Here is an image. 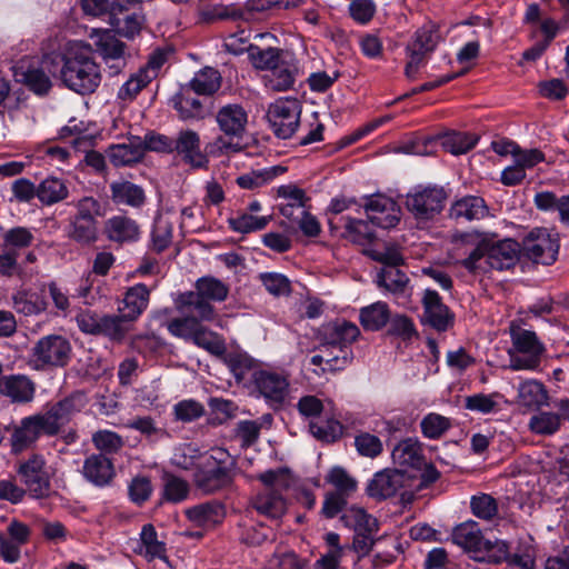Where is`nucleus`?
I'll return each mask as SVG.
<instances>
[{"mask_svg":"<svg viewBox=\"0 0 569 569\" xmlns=\"http://www.w3.org/2000/svg\"><path fill=\"white\" fill-rule=\"evenodd\" d=\"M60 60L62 61L60 78L66 87L80 94H90L98 89L102 76L90 44L70 43Z\"/></svg>","mask_w":569,"mask_h":569,"instance_id":"f257e3e1","label":"nucleus"},{"mask_svg":"<svg viewBox=\"0 0 569 569\" xmlns=\"http://www.w3.org/2000/svg\"><path fill=\"white\" fill-rule=\"evenodd\" d=\"M518 254L519 244L515 240L481 241L461 263L472 273L505 270L516 264Z\"/></svg>","mask_w":569,"mask_h":569,"instance_id":"f03ea898","label":"nucleus"},{"mask_svg":"<svg viewBox=\"0 0 569 569\" xmlns=\"http://www.w3.org/2000/svg\"><path fill=\"white\" fill-rule=\"evenodd\" d=\"M511 347L508 350L511 370H539L546 355V346L532 330L523 329L516 321L509 326Z\"/></svg>","mask_w":569,"mask_h":569,"instance_id":"7ed1b4c3","label":"nucleus"},{"mask_svg":"<svg viewBox=\"0 0 569 569\" xmlns=\"http://www.w3.org/2000/svg\"><path fill=\"white\" fill-rule=\"evenodd\" d=\"M193 478L197 488L206 493H214L231 486L234 473L228 452L214 449L211 455L201 457Z\"/></svg>","mask_w":569,"mask_h":569,"instance_id":"20e7f679","label":"nucleus"},{"mask_svg":"<svg viewBox=\"0 0 569 569\" xmlns=\"http://www.w3.org/2000/svg\"><path fill=\"white\" fill-rule=\"evenodd\" d=\"M216 122L223 133L216 139L214 144L222 153L239 152L242 147L233 139L243 137L248 123V113L239 103L221 107L216 113Z\"/></svg>","mask_w":569,"mask_h":569,"instance_id":"39448f33","label":"nucleus"},{"mask_svg":"<svg viewBox=\"0 0 569 569\" xmlns=\"http://www.w3.org/2000/svg\"><path fill=\"white\" fill-rule=\"evenodd\" d=\"M72 355L70 341L61 335H48L34 342L31 363L37 370H54L68 366Z\"/></svg>","mask_w":569,"mask_h":569,"instance_id":"423d86ee","label":"nucleus"},{"mask_svg":"<svg viewBox=\"0 0 569 569\" xmlns=\"http://www.w3.org/2000/svg\"><path fill=\"white\" fill-rule=\"evenodd\" d=\"M77 325L83 333L102 336L112 342H122L132 329V322L123 315H99L83 311L77 316Z\"/></svg>","mask_w":569,"mask_h":569,"instance_id":"0eeeda50","label":"nucleus"},{"mask_svg":"<svg viewBox=\"0 0 569 569\" xmlns=\"http://www.w3.org/2000/svg\"><path fill=\"white\" fill-rule=\"evenodd\" d=\"M448 194L440 186H418L406 196V208L419 221H428L439 214Z\"/></svg>","mask_w":569,"mask_h":569,"instance_id":"6e6552de","label":"nucleus"},{"mask_svg":"<svg viewBox=\"0 0 569 569\" xmlns=\"http://www.w3.org/2000/svg\"><path fill=\"white\" fill-rule=\"evenodd\" d=\"M34 240L30 229L13 227L4 230L0 238V274L12 277L18 272L20 251L29 248Z\"/></svg>","mask_w":569,"mask_h":569,"instance_id":"1a4fd4ad","label":"nucleus"},{"mask_svg":"<svg viewBox=\"0 0 569 569\" xmlns=\"http://www.w3.org/2000/svg\"><path fill=\"white\" fill-rule=\"evenodd\" d=\"M94 51L101 57L111 76H116L127 66L126 44L112 30L94 29L90 33Z\"/></svg>","mask_w":569,"mask_h":569,"instance_id":"9d476101","label":"nucleus"},{"mask_svg":"<svg viewBox=\"0 0 569 569\" xmlns=\"http://www.w3.org/2000/svg\"><path fill=\"white\" fill-rule=\"evenodd\" d=\"M301 107L296 99H280L270 104L267 117L278 138H290L299 127Z\"/></svg>","mask_w":569,"mask_h":569,"instance_id":"9b49d317","label":"nucleus"},{"mask_svg":"<svg viewBox=\"0 0 569 569\" xmlns=\"http://www.w3.org/2000/svg\"><path fill=\"white\" fill-rule=\"evenodd\" d=\"M525 256L535 263L549 266L557 259L559 241L547 229L537 228L522 241Z\"/></svg>","mask_w":569,"mask_h":569,"instance_id":"f8f14e48","label":"nucleus"},{"mask_svg":"<svg viewBox=\"0 0 569 569\" xmlns=\"http://www.w3.org/2000/svg\"><path fill=\"white\" fill-rule=\"evenodd\" d=\"M27 492L36 499L49 496L50 478L46 471V460L40 455H32L17 469Z\"/></svg>","mask_w":569,"mask_h":569,"instance_id":"ddd939ff","label":"nucleus"},{"mask_svg":"<svg viewBox=\"0 0 569 569\" xmlns=\"http://www.w3.org/2000/svg\"><path fill=\"white\" fill-rule=\"evenodd\" d=\"M260 395L272 405H282L289 396V376L271 370H258L252 376Z\"/></svg>","mask_w":569,"mask_h":569,"instance_id":"4468645a","label":"nucleus"},{"mask_svg":"<svg viewBox=\"0 0 569 569\" xmlns=\"http://www.w3.org/2000/svg\"><path fill=\"white\" fill-rule=\"evenodd\" d=\"M173 152L194 169L206 168L209 162L201 150L200 134L192 129H181L177 132L173 137Z\"/></svg>","mask_w":569,"mask_h":569,"instance_id":"2eb2a0df","label":"nucleus"},{"mask_svg":"<svg viewBox=\"0 0 569 569\" xmlns=\"http://www.w3.org/2000/svg\"><path fill=\"white\" fill-rule=\"evenodd\" d=\"M7 431H11L10 447L11 453L20 455L21 452L30 449L39 439L41 435H44L37 415L26 417L21 419L19 425L12 427H4Z\"/></svg>","mask_w":569,"mask_h":569,"instance_id":"dca6fc26","label":"nucleus"},{"mask_svg":"<svg viewBox=\"0 0 569 569\" xmlns=\"http://www.w3.org/2000/svg\"><path fill=\"white\" fill-rule=\"evenodd\" d=\"M365 210L369 220L383 229L392 228L400 221L399 206L387 196L378 194L369 198Z\"/></svg>","mask_w":569,"mask_h":569,"instance_id":"f3484780","label":"nucleus"},{"mask_svg":"<svg viewBox=\"0 0 569 569\" xmlns=\"http://www.w3.org/2000/svg\"><path fill=\"white\" fill-rule=\"evenodd\" d=\"M423 319L437 331H446L453 325L455 316L441 301L437 291L427 289L422 298Z\"/></svg>","mask_w":569,"mask_h":569,"instance_id":"a211bd4d","label":"nucleus"},{"mask_svg":"<svg viewBox=\"0 0 569 569\" xmlns=\"http://www.w3.org/2000/svg\"><path fill=\"white\" fill-rule=\"evenodd\" d=\"M17 82L24 84L30 91L38 96L47 94L52 82L44 70L31 62L30 59H21L14 67Z\"/></svg>","mask_w":569,"mask_h":569,"instance_id":"6ab92c4d","label":"nucleus"},{"mask_svg":"<svg viewBox=\"0 0 569 569\" xmlns=\"http://www.w3.org/2000/svg\"><path fill=\"white\" fill-rule=\"evenodd\" d=\"M174 305L179 312L192 315L201 322H212L218 317L212 303L203 296H200L196 289L180 293L176 298Z\"/></svg>","mask_w":569,"mask_h":569,"instance_id":"aec40b11","label":"nucleus"},{"mask_svg":"<svg viewBox=\"0 0 569 569\" xmlns=\"http://www.w3.org/2000/svg\"><path fill=\"white\" fill-rule=\"evenodd\" d=\"M408 478L398 469H385L377 472L368 485V495L377 499H386L395 496L405 487Z\"/></svg>","mask_w":569,"mask_h":569,"instance_id":"412c9836","label":"nucleus"},{"mask_svg":"<svg viewBox=\"0 0 569 569\" xmlns=\"http://www.w3.org/2000/svg\"><path fill=\"white\" fill-rule=\"evenodd\" d=\"M352 360V350L347 347L331 346L321 342L318 353L311 357L310 362L320 367L321 372H333L345 369Z\"/></svg>","mask_w":569,"mask_h":569,"instance_id":"4be33fe9","label":"nucleus"},{"mask_svg":"<svg viewBox=\"0 0 569 569\" xmlns=\"http://www.w3.org/2000/svg\"><path fill=\"white\" fill-rule=\"evenodd\" d=\"M82 475L92 485L106 487L112 482L116 470L112 460L108 456L92 453L83 461Z\"/></svg>","mask_w":569,"mask_h":569,"instance_id":"5701e85b","label":"nucleus"},{"mask_svg":"<svg viewBox=\"0 0 569 569\" xmlns=\"http://www.w3.org/2000/svg\"><path fill=\"white\" fill-rule=\"evenodd\" d=\"M103 233L109 241L122 244L137 241L140 227L134 219L118 214L104 221Z\"/></svg>","mask_w":569,"mask_h":569,"instance_id":"b1692460","label":"nucleus"},{"mask_svg":"<svg viewBox=\"0 0 569 569\" xmlns=\"http://www.w3.org/2000/svg\"><path fill=\"white\" fill-rule=\"evenodd\" d=\"M36 392L34 382L24 375H9L0 378V395L12 402H30Z\"/></svg>","mask_w":569,"mask_h":569,"instance_id":"393cba45","label":"nucleus"},{"mask_svg":"<svg viewBox=\"0 0 569 569\" xmlns=\"http://www.w3.org/2000/svg\"><path fill=\"white\" fill-rule=\"evenodd\" d=\"M250 508L270 519H279L287 511V502L281 492L263 489L250 499Z\"/></svg>","mask_w":569,"mask_h":569,"instance_id":"a878e982","label":"nucleus"},{"mask_svg":"<svg viewBox=\"0 0 569 569\" xmlns=\"http://www.w3.org/2000/svg\"><path fill=\"white\" fill-rule=\"evenodd\" d=\"M277 194L286 200V202L279 208L280 213L284 218L292 221L293 219L299 218L301 213H305L308 197L301 188L292 183L283 184L278 188Z\"/></svg>","mask_w":569,"mask_h":569,"instance_id":"bb28decb","label":"nucleus"},{"mask_svg":"<svg viewBox=\"0 0 569 569\" xmlns=\"http://www.w3.org/2000/svg\"><path fill=\"white\" fill-rule=\"evenodd\" d=\"M452 541L470 552L482 551L486 540L479 523L475 520H467L455 527Z\"/></svg>","mask_w":569,"mask_h":569,"instance_id":"cd10ccee","label":"nucleus"},{"mask_svg":"<svg viewBox=\"0 0 569 569\" xmlns=\"http://www.w3.org/2000/svg\"><path fill=\"white\" fill-rule=\"evenodd\" d=\"M359 335L360 330L355 323L348 321H335L323 327L322 342L329 343L333 347L337 346L338 348H350V345L357 340Z\"/></svg>","mask_w":569,"mask_h":569,"instance_id":"c85d7f7f","label":"nucleus"},{"mask_svg":"<svg viewBox=\"0 0 569 569\" xmlns=\"http://www.w3.org/2000/svg\"><path fill=\"white\" fill-rule=\"evenodd\" d=\"M392 460L400 467L419 469L423 465L422 447L418 439L407 438L399 441L392 452Z\"/></svg>","mask_w":569,"mask_h":569,"instance_id":"c756f323","label":"nucleus"},{"mask_svg":"<svg viewBox=\"0 0 569 569\" xmlns=\"http://www.w3.org/2000/svg\"><path fill=\"white\" fill-rule=\"evenodd\" d=\"M110 191L111 200L116 204L141 208L146 202V193L142 187L128 180L110 183Z\"/></svg>","mask_w":569,"mask_h":569,"instance_id":"7c9ffc66","label":"nucleus"},{"mask_svg":"<svg viewBox=\"0 0 569 569\" xmlns=\"http://www.w3.org/2000/svg\"><path fill=\"white\" fill-rule=\"evenodd\" d=\"M108 156L116 167L129 166L142 159L144 148L140 138H133L127 143L111 146Z\"/></svg>","mask_w":569,"mask_h":569,"instance_id":"2f4dec72","label":"nucleus"},{"mask_svg":"<svg viewBox=\"0 0 569 569\" xmlns=\"http://www.w3.org/2000/svg\"><path fill=\"white\" fill-rule=\"evenodd\" d=\"M250 510L243 515L238 523L239 540L248 547L262 545L271 532L270 528L250 517Z\"/></svg>","mask_w":569,"mask_h":569,"instance_id":"473e14b6","label":"nucleus"},{"mask_svg":"<svg viewBox=\"0 0 569 569\" xmlns=\"http://www.w3.org/2000/svg\"><path fill=\"white\" fill-rule=\"evenodd\" d=\"M488 208L482 198L468 196L456 201L450 208V217L455 220H479L487 216Z\"/></svg>","mask_w":569,"mask_h":569,"instance_id":"72a5a7b5","label":"nucleus"},{"mask_svg":"<svg viewBox=\"0 0 569 569\" xmlns=\"http://www.w3.org/2000/svg\"><path fill=\"white\" fill-rule=\"evenodd\" d=\"M187 518L200 527H213L224 518V508L218 502H206L186 510Z\"/></svg>","mask_w":569,"mask_h":569,"instance_id":"f704fd0d","label":"nucleus"},{"mask_svg":"<svg viewBox=\"0 0 569 569\" xmlns=\"http://www.w3.org/2000/svg\"><path fill=\"white\" fill-rule=\"evenodd\" d=\"M340 520L345 527L352 529L355 532H378L379 529L378 520L358 506L347 508Z\"/></svg>","mask_w":569,"mask_h":569,"instance_id":"c9c22d12","label":"nucleus"},{"mask_svg":"<svg viewBox=\"0 0 569 569\" xmlns=\"http://www.w3.org/2000/svg\"><path fill=\"white\" fill-rule=\"evenodd\" d=\"M149 298L150 290L143 283L130 287L123 298L124 309H127L123 315L133 323L147 309Z\"/></svg>","mask_w":569,"mask_h":569,"instance_id":"e433bc0d","label":"nucleus"},{"mask_svg":"<svg viewBox=\"0 0 569 569\" xmlns=\"http://www.w3.org/2000/svg\"><path fill=\"white\" fill-rule=\"evenodd\" d=\"M12 307L18 313L34 316L44 312L48 303L39 293L22 289L13 293Z\"/></svg>","mask_w":569,"mask_h":569,"instance_id":"4c0bfd02","label":"nucleus"},{"mask_svg":"<svg viewBox=\"0 0 569 569\" xmlns=\"http://www.w3.org/2000/svg\"><path fill=\"white\" fill-rule=\"evenodd\" d=\"M192 91L189 86L182 87L172 99L173 108L183 120L199 119L203 116L202 103L192 94Z\"/></svg>","mask_w":569,"mask_h":569,"instance_id":"58836bf2","label":"nucleus"},{"mask_svg":"<svg viewBox=\"0 0 569 569\" xmlns=\"http://www.w3.org/2000/svg\"><path fill=\"white\" fill-rule=\"evenodd\" d=\"M37 191L39 201L44 206L61 202L69 196L64 181L56 177H48L42 180L37 187Z\"/></svg>","mask_w":569,"mask_h":569,"instance_id":"ea45409f","label":"nucleus"},{"mask_svg":"<svg viewBox=\"0 0 569 569\" xmlns=\"http://www.w3.org/2000/svg\"><path fill=\"white\" fill-rule=\"evenodd\" d=\"M66 232L70 240L82 246H90L99 238L98 222H88L76 218H69Z\"/></svg>","mask_w":569,"mask_h":569,"instance_id":"a19ab883","label":"nucleus"},{"mask_svg":"<svg viewBox=\"0 0 569 569\" xmlns=\"http://www.w3.org/2000/svg\"><path fill=\"white\" fill-rule=\"evenodd\" d=\"M360 323L366 330H380L390 320V310L386 302L377 301L360 309Z\"/></svg>","mask_w":569,"mask_h":569,"instance_id":"79ce46f5","label":"nucleus"},{"mask_svg":"<svg viewBox=\"0 0 569 569\" xmlns=\"http://www.w3.org/2000/svg\"><path fill=\"white\" fill-rule=\"evenodd\" d=\"M519 403L528 408H539L547 403L548 391L545 386L537 380H526L518 388Z\"/></svg>","mask_w":569,"mask_h":569,"instance_id":"37998d69","label":"nucleus"},{"mask_svg":"<svg viewBox=\"0 0 569 569\" xmlns=\"http://www.w3.org/2000/svg\"><path fill=\"white\" fill-rule=\"evenodd\" d=\"M296 71L293 66L281 61L264 76V83L272 91L289 90L295 83Z\"/></svg>","mask_w":569,"mask_h":569,"instance_id":"c03bdc74","label":"nucleus"},{"mask_svg":"<svg viewBox=\"0 0 569 569\" xmlns=\"http://www.w3.org/2000/svg\"><path fill=\"white\" fill-rule=\"evenodd\" d=\"M471 513L483 521L492 522L499 516V505L489 493L479 492L470 498Z\"/></svg>","mask_w":569,"mask_h":569,"instance_id":"a18cd8bd","label":"nucleus"},{"mask_svg":"<svg viewBox=\"0 0 569 569\" xmlns=\"http://www.w3.org/2000/svg\"><path fill=\"white\" fill-rule=\"evenodd\" d=\"M74 208V214L70 218L86 220L88 222H98V218L104 216L103 206L101 202L92 197L84 196L71 202Z\"/></svg>","mask_w":569,"mask_h":569,"instance_id":"49530a36","label":"nucleus"},{"mask_svg":"<svg viewBox=\"0 0 569 569\" xmlns=\"http://www.w3.org/2000/svg\"><path fill=\"white\" fill-rule=\"evenodd\" d=\"M340 221L343 222L345 228V231L341 233L342 238L359 244H363L373 238L369 222L350 217H341Z\"/></svg>","mask_w":569,"mask_h":569,"instance_id":"de8ad7c7","label":"nucleus"},{"mask_svg":"<svg viewBox=\"0 0 569 569\" xmlns=\"http://www.w3.org/2000/svg\"><path fill=\"white\" fill-rule=\"evenodd\" d=\"M221 86V76L213 68H204L191 80L189 87L198 94H212Z\"/></svg>","mask_w":569,"mask_h":569,"instance_id":"09e8293b","label":"nucleus"},{"mask_svg":"<svg viewBox=\"0 0 569 569\" xmlns=\"http://www.w3.org/2000/svg\"><path fill=\"white\" fill-rule=\"evenodd\" d=\"M408 282V277L398 267H383L377 274V284L392 293L403 292Z\"/></svg>","mask_w":569,"mask_h":569,"instance_id":"8fccbe9b","label":"nucleus"},{"mask_svg":"<svg viewBox=\"0 0 569 569\" xmlns=\"http://www.w3.org/2000/svg\"><path fill=\"white\" fill-rule=\"evenodd\" d=\"M194 289L200 296L207 298L210 302H221L226 300L229 288L221 280L213 277H203L196 281Z\"/></svg>","mask_w":569,"mask_h":569,"instance_id":"3c124183","label":"nucleus"},{"mask_svg":"<svg viewBox=\"0 0 569 569\" xmlns=\"http://www.w3.org/2000/svg\"><path fill=\"white\" fill-rule=\"evenodd\" d=\"M110 23L119 34L126 38H133L140 32L144 23L142 8L128 12L123 17L113 18V20H110Z\"/></svg>","mask_w":569,"mask_h":569,"instance_id":"603ef678","label":"nucleus"},{"mask_svg":"<svg viewBox=\"0 0 569 569\" xmlns=\"http://www.w3.org/2000/svg\"><path fill=\"white\" fill-rule=\"evenodd\" d=\"M248 54L257 69L270 71L281 62L280 50L277 48L269 47L262 49L258 46L250 44L248 47Z\"/></svg>","mask_w":569,"mask_h":569,"instance_id":"864d4df0","label":"nucleus"},{"mask_svg":"<svg viewBox=\"0 0 569 569\" xmlns=\"http://www.w3.org/2000/svg\"><path fill=\"white\" fill-rule=\"evenodd\" d=\"M439 40L440 34L438 26L432 22H428L416 31L413 40L408 46L430 53L435 50Z\"/></svg>","mask_w":569,"mask_h":569,"instance_id":"5fc2aeb1","label":"nucleus"},{"mask_svg":"<svg viewBox=\"0 0 569 569\" xmlns=\"http://www.w3.org/2000/svg\"><path fill=\"white\" fill-rule=\"evenodd\" d=\"M173 223L166 217L159 216L154 220L151 242L152 249L157 252H162L172 242Z\"/></svg>","mask_w":569,"mask_h":569,"instance_id":"6e6d98bb","label":"nucleus"},{"mask_svg":"<svg viewBox=\"0 0 569 569\" xmlns=\"http://www.w3.org/2000/svg\"><path fill=\"white\" fill-rule=\"evenodd\" d=\"M92 443L98 453L106 456L117 453L124 446V441L121 436L110 430H98L92 435Z\"/></svg>","mask_w":569,"mask_h":569,"instance_id":"4d7b16f0","label":"nucleus"},{"mask_svg":"<svg viewBox=\"0 0 569 569\" xmlns=\"http://www.w3.org/2000/svg\"><path fill=\"white\" fill-rule=\"evenodd\" d=\"M189 495V485L186 480L173 475L163 477V499L168 502L178 503L187 499Z\"/></svg>","mask_w":569,"mask_h":569,"instance_id":"13d9d810","label":"nucleus"},{"mask_svg":"<svg viewBox=\"0 0 569 569\" xmlns=\"http://www.w3.org/2000/svg\"><path fill=\"white\" fill-rule=\"evenodd\" d=\"M355 448L361 457L375 459L382 453L383 443L378 436L361 431L355 437Z\"/></svg>","mask_w":569,"mask_h":569,"instance_id":"bf43d9fd","label":"nucleus"},{"mask_svg":"<svg viewBox=\"0 0 569 569\" xmlns=\"http://www.w3.org/2000/svg\"><path fill=\"white\" fill-rule=\"evenodd\" d=\"M140 540L144 547V556L147 558L154 559L166 557V545L158 540L157 531L151 523H147L142 527Z\"/></svg>","mask_w":569,"mask_h":569,"instance_id":"052dcab7","label":"nucleus"},{"mask_svg":"<svg viewBox=\"0 0 569 569\" xmlns=\"http://www.w3.org/2000/svg\"><path fill=\"white\" fill-rule=\"evenodd\" d=\"M201 323L192 315H184L183 317L170 320L167 323V329L174 337L191 340Z\"/></svg>","mask_w":569,"mask_h":569,"instance_id":"680f3d73","label":"nucleus"},{"mask_svg":"<svg viewBox=\"0 0 569 569\" xmlns=\"http://www.w3.org/2000/svg\"><path fill=\"white\" fill-rule=\"evenodd\" d=\"M191 341L196 346L217 356L223 353L226 349L222 339L217 333L210 331L204 326H202V323L197 329Z\"/></svg>","mask_w":569,"mask_h":569,"instance_id":"e2e57ef3","label":"nucleus"},{"mask_svg":"<svg viewBox=\"0 0 569 569\" xmlns=\"http://www.w3.org/2000/svg\"><path fill=\"white\" fill-rule=\"evenodd\" d=\"M478 138L467 132H453L443 138V148L452 154H462L471 150Z\"/></svg>","mask_w":569,"mask_h":569,"instance_id":"0e129e2a","label":"nucleus"},{"mask_svg":"<svg viewBox=\"0 0 569 569\" xmlns=\"http://www.w3.org/2000/svg\"><path fill=\"white\" fill-rule=\"evenodd\" d=\"M150 82V77L138 70L119 88L117 97L122 101H132Z\"/></svg>","mask_w":569,"mask_h":569,"instance_id":"69168bd1","label":"nucleus"},{"mask_svg":"<svg viewBox=\"0 0 569 569\" xmlns=\"http://www.w3.org/2000/svg\"><path fill=\"white\" fill-rule=\"evenodd\" d=\"M561 417L555 412H540L532 416L529 422L530 430L538 435H553L560 428Z\"/></svg>","mask_w":569,"mask_h":569,"instance_id":"338daca9","label":"nucleus"},{"mask_svg":"<svg viewBox=\"0 0 569 569\" xmlns=\"http://www.w3.org/2000/svg\"><path fill=\"white\" fill-rule=\"evenodd\" d=\"M38 420L44 429V435L54 436L61 427L69 422V418L61 412L56 405L50 407L47 411L37 413Z\"/></svg>","mask_w":569,"mask_h":569,"instance_id":"774afa93","label":"nucleus"}]
</instances>
